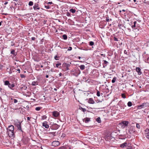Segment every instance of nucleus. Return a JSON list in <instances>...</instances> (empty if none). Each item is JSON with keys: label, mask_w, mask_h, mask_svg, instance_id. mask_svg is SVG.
I'll use <instances>...</instances> for the list:
<instances>
[{"label": "nucleus", "mask_w": 149, "mask_h": 149, "mask_svg": "<svg viewBox=\"0 0 149 149\" xmlns=\"http://www.w3.org/2000/svg\"><path fill=\"white\" fill-rule=\"evenodd\" d=\"M14 127L13 125L9 126L7 129V133L9 137L13 138L14 137Z\"/></svg>", "instance_id": "1"}, {"label": "nucleus", "mask_w": 149, "mask_h": 149, "mask_svg": "<svg viewBox=\"0 0 149 149\" xmlns=\"http://www.w3.org/2000/svg\"><path fill=\"white\" fill-rule=\"evenodd\" d=\"M15 125L17 128V129L19 130H20L22 132H23L21 127V122H17L15 123Z\"/></svg>", "instance_id": "2"}, {"label": "nucleus", "mask_w": 149, "mask_h": 149, "mask_svg": "<svg viewBox=\"0 0 149 149\" xmlns=\"http://www.w3.org/2000/svg\"><path fill=\"white\" fill-rule=\"evenodd\" d=\"M63 67L64 68V70L66 71L69 70V67L70 66L69 64L64 63L63 64Z\"/></svg>", "instance_id": "3"}, {"label": "nucleus", "mask_w": 149, "mask_h": 149, "mask_svg": "<svg viewBox=\"0 0 149 149\" xmlns=\"http://www.w3.org/2000/svg\"><path fill=\"white\" fill-rule=\"evenodd\" d=\"M129 124V122L128 121H124L121 122L120 124L122 125V126H127Z\"/></svg>", "instance_id": "4"}, {"label": "nucleus", "mask_w": 149, "mask_h": 149, "mask_svg": "<svg viewBox=\"0 0 149 149\" xmlns=\"http://www.w3.org/2000/svg\"><path fill=\"white\" fill-rule=\"evenodd\" d=\"M59 142L58 141H53L52 143V144L54 146H57L59 145Z\"/></svg>", "instance_id": "5"}, {"label": "nucleus", "mask_w": 149, "mask_h": 149, "mask_svg": "<svg viewBox=\"0 0 149 149\" xmlns=\"http://www.w3.org/2000/svg\"><path fill=\"white\" fill-rule=\"evenodd\" d=\"M52 114L54 117H57L59 116L60 113L57 111H54L53 112Z\"/></svg>", "instance_id": "6"}, {"label": "nucleus", "mask_w": 149, "mask_h": 149, "mask_svg": "<svg viewBox=\"0 0 149 149\" xmlns=\"http://www.w3.org/2000/svg\"><path fill=\"white\" fill-rule=\"evenodd\" d=\"M33 9L36 10H39L40 9V7H39L38 4L37 3H35L33 6Z\"/></svg>", "instance_id": "7"}, {"label": "nucleus", "mask_w": 149, "mask_h": 149, "mask_svg": "<svg viewBox=\"0 0 149 149\" xmlns=\"http://www.w3.org/2000/svg\"><path fill=\"white\" fill-rule=\"evenodd\" d=\"M148 133H149V129H146V130L145 131L144 134L145 136L148 139L149 138V135H148Z\"/></svg>", "instance_id": "8"}, {"label": "nucleus", "mask_w": 149, "mask_h": 149, "mask_svg": "<svg viewBox=\"0 0 149 149\" xmlns=\"http://www.w3.org/2000/svg\"><path fill=\"white\" fill-rule=\"evenodd\" d=\"M15 86V85L14 83H12L11 84L10 83H9V85H8V87L10 88L11 90H13L14 89L13 88Z\"/></svg>", "instance_id": "9"}, {"label": "nucleus", "mask_w": 149, "mask_h": 149, "mask_svg": "<svg viewBox=\"0 0 149 149\" xmlns=\"http://www.w3.org/2000/svg\"><path fill=\"white\" fill-rule=\"evenodd\" d=\"M42 126L45 127V128H48L49 127V125L47 124V123L46 121H45L42 123Z\"/></svg>", "instance_id": "10"}, {"label": "nucleus", "mask_w": 149, "mask_h": 149, "mask_svg": "<svg viewBox=\"0 0 149 149\" xmlns=\"http://www.w3.org/2000/svg\"><path fill=\"white\" fill-rule=\"evenodd\" d=\"M141 69L137 67L136 68V70L138 72L139 75H140L142 73V72L141 71Z\"/></svg>", "instance_id": "11"}, {"label": "nucleus", "mask_w": 149, "mask_h": 149, "mask_svg": "<svg viewBox=\"0 0 149 149\" xmlns=\"http://www.w3.org/2000/svg\"><path fill=\"white\" fill-rule=\"evenodd\" d=\"M88 103L91 104H93L95 103V102L93 100V99L92 98H90L89 99L88 101Z\"/></svg>", "instance_id": "12"}, {"label": "nucleus", "mask_w": 149, "mask_h": 149, "mask_svg": "<svg viewBox=\"0 0 149 149\" xmlns=\"http://www.w3.org/2000/svg\"><path fill=\"white\" fill-rule=\"evenodd\" d=\"M53 127L55 129H57L60 126L56 124H54L53 125Z\"/></svg>", "instance_id": "13"}, {"label": "nucleus", "mask_w": 149, "mask_h": 149, "mask_svg": "<svg viewBox=\"0 0 149 149\" xmlns=\"http://www.w3.org/2000/svg\"><path fill=\"white\" fill-rule=\"evenodd\" d=\"M127 143L126 142H125L120 145V147L122 148H124L125 146H127Z\"/></svg>", "instance_id": "14"}, {"label": "nucleus", "mask_w": 149, "mask_h": 149, "mask_svg": "<svg viewBox=\"0 0 149 149\" xmlns=\"http://www.w3.org/2000/svg\"><path fill=\"white\" fill-rule=\"evenodd\" d=\"M11 54H13V55L15 56H16L17 54V53L16 52H15V50L14 49H13L11 50Z\"/></svg>", "instance_id": "15"}, {"label": "nucleus", "mask_w": 149, "mask_h": 149, "mask_svg": "<svg viewBox=\"0 0 149 149\" xmlns=\"http://www.w3.org/2000/svg\"><path fill=\"white\" fill-rule=\"evenodd\" d=\"M147 104L146 103H143L142 104L140 105H139L138 106V108L139 109H141L142 108H144L143 107V106H144V105L145 104Z\"/></svg>", "instance_id": "16"}, {"label": "nucleus", "mask_w": 149, "mask_h": 149, "mask_svg": "<svg viewBox=\"0 0 149 149\" xmlns=\"http://www.w3.org/2000/svg\"><path fill=\"white\" fill-rule=\"evenodd\" d=\"M90 118H86L84 119V122L85 123H87L90 121Z\"/></svg>", "instance_id": "17"}, {"label": "nucleus", "mask_w": 149, "mask_h": 149, "mask_svg": "<svg viewBox=\"0 0 149 149\" xmlns=\"http://www.w3.org/2000/svg\"><path fill=\"white\" fill-rule=\"evenodd\" d=\"M103 61H104V63H103V67H105V66H107L108 63V62L105 60H104Z\"/></svg>", "instance_id": "18"}, {"label": "nucleus", "mask_w": 149, "mask_h": 149, "mask_svg": "<svg viewBox=\"0 0 149 149\" xmlns=\"http://www.w3.org/2000/svg\"><path fill=\"white\" fill-rule=\"evenodd\" d=\"M4 85L6 86H8L9 85L10 83L8 81L6 80L4 81Z\"/></svg>", "instance_id": "19"}, {"label": "nucleus", "mask_w": 149, "mask_h": 149, "mask_svg": "<svg viewBox=\"0 0 149 149\" xmlns=\"http://www.w3.org/2000/svg\"><path fill=\"white\" fill-rule=\"evenodd\" d=\"M143 0V3L147 4L148 5L149 4V0Z\"/></svg>", "instance_id": "20"}, {"label": "nucleus", "mask_w": 149, "mask_h": 149, "mask_svg": "<svg viewBox=\"0 0 149 149\" xmlns=\"http://www.w3.org/2000/svg\"><path fill=\"white\" fill-rule=\"evenodd\" d=\"M80 68L81 70H83L85 69V66L84 65H81L80 66Z\"/></svg>", "instance_id": "21"}, {"label": "nucleus", "mask_w": 149, "mask_h": 149, "mask_svg": "<svg viewBox=\"0 0 149 149\" xmlns=\"http://www.w3.org/2000/svg\"><path fill=\"white\" fill-rule=\"evenodd\" d=\"M70 11L72 13H73L75 12L76 10L75 9H74L73 8H71L70 9Z\"/></svg>", "instance_id": "22"}, {"label": "nucleus", "mask_w": 149, "mask_h": 149, "mask_svg": "<svg viewBox=\"0 0 149 149\" xmlns=\"http://www.w3.org/2000/svg\"><path fill=\"white\" fill-rule=\"evenodd\" d=\"M96 121L99 123H100L101 122L100 118V117H98L96 119Z\"/></svg>", "instance_id": "23"}, {"label": "nucleus", "mask_w": 149, "mask_h": 149, "mask_svg": "<svg viewBox=\"0 0 149 149\" xmlns=\"http://www.w3.org/2000/svg\"><path fill=\"white\" fill-rule=\"evenodd\" d=\"M79 109L82 111L83 112H85L86 111V109L84 108H83L82 107H80Z\"/></svg>", "instance_id": "24"}, {"label": "nucleus", "mask_w": 149, "mask_h": 149, "mask_svg": "<svg viewBox=\"0 0 149 149\" xmlns=\"http://www.w3.org/2000/svg\"><path fill=\"white\" fill-rule=\"evenodd\" d=\"M62 37L64 40H66L67 39V36L65 34H64L63 35Z\"/></svg>", "instance_id": "25"}, {"label": "nucleus", "mask_w": 149, "mask_h": 149, "mask_svg": "<svg viewBox=\"0 0 149 149\" xmlns=\"http://www.w3.org/2000/svg\"><path fill=\"white\" fill-rule=\"evenodd\" d=\"M38 84V82L37 81H33L32 82V85L33 86H35L36 85Z\"/></svg>", "instance_id": "26"}, {"label": "nucleus", "mask_w": 149, "mask_h": 149, "mask_svg": "<svg viewBox=\"0 0 149 149\" xmlns=\"http://www.w3.org/2000/svg\"><path fill=\"white\" fill-rule=\"evenodd\" d=\"M132 105V103L131 102H129L127 103V105L128 107H131Z\"/></svg>", "instance_id": "27"}, {"label": "nucleus", "mask_w": 149, "mask_h": 149, "mask_svg": "<svg viewBox=\"0 0 149 149\" xmlns=\"http://www.w3.org/2000/svg\"><path fill=\"white\" fill-rule=\"evenodd\" d=\"M132 128H130L129 130V132L130 134H132L133 132V130H132Z\"/></svg>", "instance_id": "28"}, {"label": "nucleus", "mask_w": 149, "mask_h": 149, "mask_svg": "<svg viewBox=\"0 0 149 149\" xmlns=\"http://www.w3.org/2000/svg\"><path fill=\"white\" fill-rule=\"evenodd\" d=\"M33 2L32 1H30L29 2V5L30 6H31L33 5Z\"/></svg>", "instance_id": "29"}, {"label": "nucleus", "mask_w": 149, "mask_h": 149, "mask_svg": "<svg viewBox=\"0 0 149 149\" xmlns=\"http://www.w3.org/2000/svg\"><path fill=\"white\" fill-rule=\"evenodd\" d=\"M116 80V78L115 77L113 78V79L112 80V83H114L115 82Z\"/></svg>", "instance_id": "30"}, {"label": "nucleus", "mask_w": 149, "mask_h": 149, "mask_svg": "<svg viewBox=\"0 0 149 149\" xmlns=\"http://www.w3.org/2000/svg\"><path fill=\"white\" fill-rule=\"evenodd\" d=\"M61 63L59 62H58L57 64H56V67L57 68H58V66L61 65Z\"/></svg>", "instance_id": "31"}, {"label": "nucleus", "mask_w": 149, "mask_h": 149, "mask_svg": "<svg viewBox=\"0 0 149 149\" xmlns=\"http://www.w3.org/2000/svg\"><path fill=\"white\" fill-rule=\"evenodd\" d=\"M94 45V43L93 41H90L89 42V45L90 46H93Z\"/></svg>", "instance_id": "32"}, {"label": "nucleus", "mask_w": 149, "mask_h": 149, "mask_svg": "<svg viewBox=\"0 0 149 149\" xmlns=\"http://www.w3.org/2000/svg\"><path fill=\"white\" fill-rule=\"evenodd\" d=\"M47 116L45 115H44L42 116V120L45 119L47 118Z\"/></svg>", "instance_id": "33"}, {"label": "nucleus", "mask_w": 149, "mask_h": 149, "mask_svg": "<svg viewBox=\"0 0 149 149\" xmlns=\"http://www.w3.org/2000/svg\"><path fill=\"white\" fill-rule=\"evenodd\" d=\"M59 58V57L58 56H57V55L55 56H54V59L56 60H58V58Z\"/></svg>", "instance_id": "34"}, {"label": "nucleus", "mask_w": 149, "mask_h": 149, "mask_svg": "<svg viewBox=\"0 0 149 149\" xmlns=\"http://www.w3.org/2000/svg\"><path fill=\"white\" fill-rule=\"evenodd\" d=\"M100 92L99 91H97V94H96L97 96L98 97L100 96Z\"/></svg>", "instance_id": "35"}, {"label": "nucleus", "mask_w": 149, "mask_h": 149, "mask_svg": "<svg viewBox=\"0 0 149 149\" xmlns=\"http://www.w3.org/2000/svg\"><path fill=\"white\" fill-rule=\"evenodd\" d=\"M40 109H41V107H36V108L35 109L36 111H39Z\"/></svg>", "instance_id": "36"}, {"label": "nucleus", "mask_w": 149, "mask_h": 149, "mask_svg": "<svg viewBox=\"0 0 149 149\" xmlns=\"http://www.w3.org/2000/svg\"><path fill=\"white\" fill-rule=\"evenodd\" d=\"M136 127L137 128H138L139 129L140 128V126L139 123H136Z\"/></svg>", "instance_id": "37"}, {"label": "nucleus", "mask_w": 149, "mask_h": 149, "mask_svg": "<svg viewBox=\"0 0 149 149\" xmlns=\"http://www.w3.org/2000/svg\"><path fill=\"white\" fill-rule=\"evenodd\" d=\"M122 97L123 98H126V96L125 94L124 93L122 94L121 95Z\"/></svg>", "instance_id": "38"}, {"label": "nucleus", "mask_w": 149, "mask_h": 149, "mask_svg": "<svg viewBox=\"0 0 149 149\" xmlns=\"http://www.w3.org/2000/svg\"><path fill=\"white\" fill-rule=\"evenodd\" d=\"M27 88V87L26 86H24L23 87H21V89H24V90H26Z\"/></svg>", "instance_id": "39"}, {"label": "nucleus", "mask_w": 149, "mask_h": 149, "mask_svg": "<svg viewBox=\"0 0 149 149\" xmlns=\"http://www.w3.org/2000/svg\"><path fill=\"white\" fill-rule=\"evenodd\" d=\"M113 39L115 41H118V38L115 37H114Z\"/></svg>", "instance_id": "40"}, {"label": "nucleus", "mask_w": 149, "mask_h": 149, "mask_svg": "<svg viewBox=\"0 0 149 149\" xmlns=\"http://www.w3.org/2000/svg\"><path fill=\"white\" fill-rule=\"evenodd\" d=\"M146 103L147 104H145L144 105V106H143V107L144 108H145L146 107H147V106H148V103Z\"/></svg>", "instance_id": "41"}, {"label": "nucleus", "mask_w": 149, "mask_h": 149, "mask_svg": "<svg viewBox=\"0 0 149 149\" xmlns=\"http://www.w3.org/2000/svg\"><path fill=\"white\" fill-rule=\"evenodd\" d=\"M45 7L47 9H49L50 8L49 6V5H47V6H45Z\"/></svg>", "instance_id": "42"}, {"label": "nucleus", "mask_w": 149, "mask_h": 149, "mask_svg": "<svg viewBox=\"0 0 149 149\" xmlns=\"http://www.w3.org/2000/svg\"><path fill=\"white\" fill-rule=\"evenodd\" d=\"M13 100H14V102L15 103H16L17 102V100L16 99H14Z\"/></svg>", "instance_id": "43"}, {"label": "nucleus", "mask_w": 149, "mask_h": 149, "mask_svg": "<svg viewBox=\"0 0 149 149\" xmlns=\"http://www.w3.org/2000/svg\"><path fill=\"white\" fill-rule=\"evenodd\" d=\"M66 15L68 16H70V14L69 12H67L66 13Z\"/></svg>", "instance_id": "44"}, {"label": "nucleus", "mask_w": 149, "mask_h": 149, "mask_svg": "<svg viewBox=\"0 0 149 149\" xmlns=\"http://www.w3.org/2000/svg\"><path fill=\"white\" fill-rule=\"evenodd\" d=\"M106 20L107 22H109V19L108 18V17H107Z\"/></svg>", "instance_id": "45"}, {"label": "nucleus", "mask_w": 149, "mask_h": 149, "mask_svg": "<svg viewBox=\"0 0 149 149\" xmlns=\"http://www.w3.org/2000/svg\"><path fill=\"white\" fill-rule=\"evenodd\" d=\"M72 47H69L68 49V51H70L72 50Z\"/></svg>", "instance_id": "46"}, {"label": "nucleus", "mask_w": 149, "mask_h": 149, "mask_svg": "<svg viewBox=\"0 0 149 149\" xmlns=\"http://www.w3.org/2000/svg\"><path fill=\"white\" fill-rule=\"evenodd\" d=\"M11 43H12V44L11 45V46H13L15 45V43H13L12 41L11 42Z\"/></svg>", "instance_id": "47"}, {"label": "nucleus", "mask_w": 149, "mask_h": 149, "mask_svg": "<svg viewBox=\"0 0 149 149\" xmlns=\"http://www.w3.org/2000/svg\"><path fill=\"white\" fill-rule=\"evenodd\" d=\"M124 53L125 54H127V52L126 50H125L124 51Z\"/></svg>", "instance_id": "48"}, {"label": "nucleus", "mask_w": 149, "mask_h": 149, "mask_svg": "<svg viewBox=\"0 0 149 149\" xmlns=\"http://www.w3.org/2000/svg\"><path fill=\"white\" fill-rule=\"evenodd\" d=\"M132 27L133 29L135 27V24H134L132 26Z\"/></svg>", "instance_id": "49"}, {"label": "nucleus", "mask_w": 149, "mask_h": 149, "mask_svg": "<svg viewBox=\"0 0 149 149\" xmlns=\"http://www.w3.org/2000/svg\"><path fill=\"white\" fill-rule=\"evenodd\" d=\"M31 40H35V38L34 37H32L31 38Z\"/></svg>", "instance_id": "50"}, {"label": "nucleus", "mask_w": 149, "mask_h": 149, "mask_svg": "<svg viewBox=\"0 0 149 149\" xmlns=\"http://www.w3.org/2000/svg\"><path fill=\"white\" fill-rule=\"evenodd\" d=\"M48 4H52V2H49L47 3Z\"/></svg>", "instance_id": "51"}, {"label": "nucleus", "mask_w": 149, "mask_h": 149, "mask_svg": "<svg viewBox=\"0 0 149 149\" xmlns=\"http://www.w3.org/2000/svg\"><path fill=\"white\" fill-rule=\"evenodd\" d=\"M60 149H65V147L64 146H63L60 148Z\"/></svg>", "instance_id": "52"}, {"label": "nucleus", "mask_w": 149, "mask_h": 149, "mask_svg": "<svg viewBox=\"0 0 149 149\" xmlns=\"http://www.w3.org/2000/svg\"><path fill=\"white\" fill-rule=\"evenodd\" d=\"M27 119L28 120H30V118L29 117H27Z\"/></svg>", "instance_id": "53"}, {"label": "nucleus", "mask_w": 149, "mask_h": 149, "mask_svg": "<svg viewBox=\"0 0 149 149\" xmlns=\"http://www.w3.org/2000/svg\"><path fill=\"white\" fill-rule=\"evenodd\" d=\"M8 2H6L4 3V4L5 5H6L7 4H8Z\"/></svg>", "instance_id": "54"}, {"label": "nucleus", "mask_w": 149, "mask_h": 149, "mask_svg": "<svg viewBox=\"0 0 149 149\" xmlns=\"http://www.w3.org/2000/svg\"><path fill=\"white\" fill-rule=\"evenodd\" d=\"M62 75V74L61 73H60L59 74V77H60V76H61Z\"/></svg>", "instance_id": "55"}, {"label": "nucleus", "mask_w": 149, "mask_h": 149, "mask_svg": "<svg viewBox=\"0 0 149 149\" xmlns=\"http://www.w3.org/2000/svg\"><path fill=\"white\" fill-rule=\"evenodd\" d=\"M17 70L19 72V73H20V70L19 69H17Z\"/></svg>", "instance_id": "56"}, {"label": "nucleus", "mask_w": 149, "mask_h": 149, "mask_svg": "<svg viewBox=\"0 0 149 149\" xmlns=\"http://www.w3.org/2000/svg\"><path fill=\"white\" fill-rule=\"evenodd\" d=\"M10 8L11 9H12V8H14V7H13V6H11L10 7Z\"/></svg>", "instance_id": "57"}, {"label": "nucleus", "mask_w": 149, "mask_h": 149, "mask_svg": "<svg viewBox=\"0 0 149 149\" xmlns=\"http://www.w3.org/2000/svg\"><path fill=\"white\" fill-rule=\"evenodd\" d=\"M95 2H97L98 1V0H93Z\"/></svg>", "instance_id": "58"}, {"label": "nucleus", "mask_w": 149, "mask_h": 149, "mask_svg": "<svg viewBox=\"0 0 149 149\" xmlns=\"http://www.w3.org/2000/svg\"><path fill=\"white\" fill-rule=\"evenodd\" d=\"M46 78H48L49 77V76H48V75H46Z\"/></svg>", "instance_id": "59"}, {"label": "nucleus", "mask_w": 149, "mask_h": 149, "mask_svg": "<svg viewBox=\"0 0 149 149\" xmlns=\"http://www.w3.org/2000/svg\"><path fill=\"white\" fill-rule=\"evenodd\" d=\"M136 21H134V24H135L136 25Z\"/></svg>", "instance_id": "60"}, {"label": "nucleus", "mask_w": 149, "mask_h": 149, "mask_svg": "<svg viewBox=\"0 0 149 149\" xmlns=\"http://www.w3.org/2000/svg\"><path fill=\"white\" fill-rule=\"evenodd\" d=\"M101 55L102 56H103L104 57L105 56V55L104 54H101Z\"/></svg>", "instance_id": "61"}, {"label": "nucleus", "mask_w": 149, "mask_h": 149, "mask_svg": "<svg viewBox=\"0 0 149 149\" xmlns=\"http://www.w3.org/2000/svg\"><path fill=\"white\" fill-rule=\"evenodd\" d=\"M122 11H123V12H125V10L124 9H123V10H122Z\"/></svg>", "instance_id": "62"}, {"label": "nucleus", "mask_w": 149, "mask_h": 149, "mask_svg": "<svg viewBox=\"0 0 149 149\" xmlns=\"http://www.w3.org/2000/svg\"><path fill=\"white\" fill-rule=\"evenodd\" d=\"M78 57V58H79V59H80V58H81V57H80V56H79Z\"/></svg>", "instance_id": "63"}, {"label": "nucleus", "mask_w": 149, "mask_h": 149, "mask_svg": "<svg viewBox=\"0 0 149 149\" xmlns=\"http://www.w3.org/2000/svg\"><path fill=\"white\" fill-rule=\"evenodd\" d=\"M21 77L22 78L23 77V76H24V75H23H23H21Z\"/></svg>", "instance_id": "64"}]
</instances>
